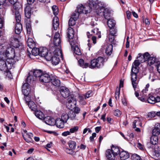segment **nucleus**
Instances as JSON below:
<instances>
[{
	"mask_svg": "<svg viewBox=\"0 0 160 160\" xmlns=\"http://www.w3.org/2000/svg\"><path fill=\"white\" fill-rule=\"evenodd\" d=\"M104 59L102 57H99L96 58H94L90 61V63L85 62L84 60L82 59H80L79 61V65L83 68H89L93 69L94 68H100L104 66Z\"/></svg>",
	"mask_w": 160,
	"mask_h": 160,
	"instance_id": "1",
	"label": "nucleus"
},
{
	"mask_svg": "<svg viewBox=\"0 0 160 160\" xmlns=\"http://www.w3.org/2000/svg\"><path fill=\"white\" fill-rule=\"evenodd\" d=\"M141 63L140 62L136 59L133 63L131 74V81L132 84L135 91L137 88L139 80H138L137 74L139 72V66Z\"/></svg>",
	"mask_w": 160,
	"mask_h": 160,
	"instance_id": "2",
	"label": "nucleus"
},
{
	"mask_svg": "<svg viewBox=\"0 0 160 160\" xmlns=\"http://www.w3.org/2000/svg\"><path fill=\"white\" fill-rule=\"evenodd\" d=\"M33 81V77L32 75H29L27 77L26 81V82L24 83L22 86V92L26 96H28L30 93L31 88L29 87V83H31Z\"/></svg>",
	"mask_w": 160,
	"mask_h": 160,
	"instance_id": "3",
	"label": "nucleus"
},
{
	"mask_svg": "<svg viewBox=\"0 0 160 160\" xmlns=\"http://www.w3.org/2000/svg\"><path fill=\"white\" fill-rule=\"evenodd\" d=\"M68 99L66 102V105L68 109H72L74 108L76 104V101L75 98L73 95H71Z\"/></svg>",
	"mask_w": 160,
	"mask_h": 160,
	"instance_id": "4",
	"label": "nucleus"
},
{
	"mask_svg": "<svg viewBox=\"0 0 160 160\" xmlns=\"http://www.w3.org/2000/svg\"><path fill=\"white\" fill-rule=\"evenodd\" d=\"M20 7H18V5L16 4V5L14 6V8L12 9L13 13H15L16 20L17 22H21V16L20 13Z\"/></svg>",
	"mask_w": 160,
	"mask_h": 160,
	"instance_id": "5",
	"label": "nucleus"
},
{
	"mask_svg": "<svg viewBox=\"0 0 160 160\" xmlns=\"http://www.w3.org/2000/svg\"><path fill=\"white\" fill-rule=\"evenodd\" d=\"M67 37L68 38V41L69 42L71 46L72 47L75 44V42L73 41V38L74 35V31L71 27H69L68 29L67 32Z\"/></svg>",
	"mask_w": 160,
	"mask_h": 160,
	"instance_id": "6",
	"label": "nucleus"
},
{
	"mask_svg": "<svg viewBox=\"0 0 160 160\" xmlns=\"http://www.w3.org/2000/svg\"><path fill=\"white\" fill-rule=\"evenodd\" d=\"M18 35H14L10 39V45L14 48H17L20 46V42L18 41Z\"/></svg>",
	"mask_w": 160,
	"mask_h": 160,
	"instance_id": "7",
	"label": "nucleus"
},
{
	"mask_svg": "<svg viewBox=\"0 0 160 160\" xmlns=\"http://www.w3.org/2000/svg\"><path fill=\"white\" fill-rule=\"evenodd\" d=\"M59 91L61 96L64 98H67L71 95L70 91L66 87H61Z\"/></svg>",
	"mask_w": 160,
	"mask_h": 160,
	"instance_id": "8",
	"label": "nucleus"
},
{
	"mask_svg": "<svg viewBox=\"0 0 160 160\" xmlns=\"http://www.w3.org/2000/svg\"><path fill=\"white\" fill-rule=\"evenodd\" d=\"M52 75H51V76L48 73H43L40 77V81L44 83H48L50 81L51 76Z\"/></svg>",
	"mask_w": 160,
	"mask_h": 160,
	"instance_id": "9",
	"label": "nucleus"
},
{
	"mask_svg": "<svg viewBox=\"0 0 160 160\" xmlns=\"http://www.w3.org/2000/svg\"><path fill=\"white\" fill-rule=\"evenodd\" d=\"M24 133H22V136L24 140L28 142H31L32 141V138L33 137V134L30 132H28L26 130L23 131Z\"/></svg>",
	"mask_w": 160,
	"mask_h": 160,
	"instance_id": "10",
	"label": "nucleus"
},
{
	"mask_svg": "<svg viewBox=\"0 0 160 160\" xmlns=\"http://www.w3.org/2000/svg\"><path fill=\"white\" fill-rule=\"evenodd\" d=\"M5 53L6 56L9 58L13 59L15 56L14 49L11 47L7 48Z\"/></svg>",
	"mask_w": 160,
	"mask_h": 160,
	"instance_id": "11",
	"label": "nucleus"
},
{
	"mask_svg": "<svg viewBox=\"0 0 160 160\" xmlns=\"http://www.w3.org/2000/svg\"><path fill=\"white\" fill-rule=\"evenodd\" d=\"M51 84L56 87H59L60 85V82L58 78L55 76H51L50 80Z\"/></svg>",
	"mask_w": 160,
	"mask_h": 160,
	"instance_id": "12",
	"label": "nucleus"
},
{
	"mask_svg": "<svg viewBox=\"0 0 160 160\" xmlns=\"http://www.w3.org/2000/svg\"><path fill=\"white\" fill-rule=\"evenodd\" d=\"M17 0H4L3 2V5L4 6H9L11 5H13V8L14 6L16 5V4L18 5V7H20L19 4L17 3Z\"/></svg>",
	"mask_w": 160,
	"mask_h": 160,
	"instance_id": "13",
	"label": "nucleus"
},
{
	"mask_svg": "<svg viewBox=\"0 0 160 160\" xmlns=\"http://www.w3.org/2000/svg\"><path fill=\"white\" fill-rule=\"evenodd\" d=\"M61 39L59 33L57 32L55 33L53 39L54 44L55 46H59L60 44Z\"/></svg>",
	"mask_w": 160,
	"mask_h": 160,
	"instance_id": "14",
	"label": "nucleus"
},
{
	"mask_svg": "<svg viewBox=\"0 0 160 160\" xmlns=\"http://www.w3.org/2000/svg\"><path fill=\"white\" fill-rule=\"evenodd\" d=\"M44 120L45 123L48 125L52 126L55 124V119L51 117H46L44 118Z\"/></svg>",
	"mask_w": 160,
	"mask_h": 160,
	"instance_id": "15",
	"label": "nucleus"
},
{
	"mask_svg": "<svg viewBox=\"0 0 160 160\" xmlns=\"http://www.w3.org/2000/svg\"><path fill=\"white\" fill-rule=\"evenodd\" d=\"M152 134L154 135H158L160 134V123H156L152 130Z\"/></svg>",
	"mask_w": 160,
	"mask_h": 160,
	"instance_id": "16",
	"label": "nucleus"
},
{
	"mask_svg": "<svg viewBox=\"0 0 160 160\" xmlns=\"http://www.w3.org/2000/svg\"><path fill=\"white\" fill-rule=\"evenodd\" d=\"M66 122L60 118H57L55 122L57 127L59 128H63L64 127V123Z\"/></svg>",
	"mask_w": 160,
	"mask_h": 160,
	"instance_id": "17",
	"label": "nucleus"
},
{
	"mask_svg": "<svg viewBox=\"0 0 160 160\" xmlns=\"http://www.w3.org/2000/svg\"><path fill=\"white\" fill-rule=\"evenodd\" d=\"M6 61L4 60L0 59V70L6 71L8 70Z\"/></svg>",
	"mask_w": 160,
	"mask_h": 160,
	"instance_id": "18",
	"label": "nucleus"
},
{
	"mask_svg": "<svg viewBox=\"0 0 160 160\" xmlns=\"http://www.w3.org/2000/svg\"><path fill=\"white\" fill-rule=\"evenodd\" d=\"M119 156L121 160H125L129 157V154L126 151H122L120 152Z\"/></svg>",
	"mask_w": 160,
	"mask_h": 160,
	"instance_id": "19",
	"label": "nucleus"
},
{
	"mask_svg": "<svg viewBox=\"0 0 160 160\" xmlns=\"http://www.w3.org/2000/svg\"><path fill=\"white\" fill-rule=\"evenodd\" d=\"M59 25L58 18L56 16L54 17L52 20L53 28L57 30Z\"/></svg>",
	"mask_w": 160,
	"mask_h": 160,
	"instance_id": "20",
	"label": "nucleus"
},
{
	"mask_svg": "<svg viewBox=\"0 0 160 160\" xmlns=\"http://www.w3.org/2000/svg\"><path fill=\"white\" fill-rule=\"evenodd\" d=\"M31 8L29 6H26L24 9L25 16L28 18H30L31 17Z\"/></svg>",
	"mask_w": 160,
	"mask_h": 160,
	"instance_id": "21",
	"label": "nucleus"
},
{
	"mask_svg": "<svg viewBox=\"0 0 160 160\" xmlns=\"http://www.w3.org/2000/svg\"><path fill=\"white\" fill-rule=\"evenodd\" d=\"M106 156L107 158L109 160H114L115 158V156L112 153L111 150H107L106 152Z\"/></svg>",
	"mask_w": 160,
	"mask_h": 160,
	"instance_id": "22",
	"label": "nucleus"
},
{
	"mask_svg": "<svg viewBox=\"0 0 160 160\" xmlns=\"http://www.w3.org/2000/svg\"><path fill=\"white\" fill-rule=\"evenodd\" d=\"M22 28V24L21 22H17L15 28V32L17 34H19L21 32Z\"/></svg>",
	"mask_w": 160,
	"mask_h": 160,
	"instance_id": "23",
	"label": "nucleus"
},
{
	"mask_svg": "<svg viewBox=\"0 0 160 160\" xmlns=\"http://www.w3.org/2000/svg\"><path fill=\"white\" fill-rule=\"evenodd\" d=\"M48 50L46 48L43 47H40L39 56L44 57L45 56H46L47 54H48Z\"/></svg>",
	"mask_w": 160,
	"mask_h": 160,
	"instance_id": "24",
	"label": "nucleus"
},
{
	"mask_svg": "<svg viewBox=\"0 0 160 160\" xmlns=\"http://www.w3.org/2000/svg\"><path fill=\"white\" fill-rule=\"evenodd\" d=\"M157 99V95H156L155 97L152 95H149L147 99V101H148V102L149 103L154 104L156 102H158Z\"/></svg>",
	"mask_w": 160,
	"mask_h": 160,
	"instance_id": "25",
	"label": "nucleus"
},
{
	"mask_svg": "<svg viewBox=\"0 0 160 160\" xmlns=\"http://www.w3.org/2000/svg\"><path fill=\"white\" fill-rule=\"evenodd\" d=\"M133 128H136V126L141 127L142 124L141 122V119L139 118H137L135 120L133 123Z\"/></svg>",
	"mask_w": 160,
	"mask_h": 160,
	"instance_id": "26",
	"label": "nucleus"
},
{
	"mask_svg": "<svg viewBox=\"0 0 160 160\" xmlns=\"http://www.w3.org/2000/svg\"><path fill=\"white\" fill-rule=\"evenodd\" d=\"M88 5L92 9H95L98 7L97 2L93 0H89Z\"/></svg>",
	"mask_w": 160,
	"mask_h": 160,
	"instance_id": "27",
	"label": "nucleus"
},
{
	"mask_svg": "<svg viewBox=\"0 0 160 160\" xmlns=\"http://www.w3.org/2000/svg\"><path fill=\"white\" fill-rule=\"evenodd\" d=\"M105 9L103 7L99 8L98 6L96 9V12L98 15L102 17L103 15V12L105 11Z\"/></svg>",
	"mask_w": 160,
	"mask_h": 160,
	"instance_id": "28",
	"label": "nucleus"
},
{
	"mask_svg": "<svg viewBox=\"0 0 160 160\" xmlns=\"http://www.w3.org/2000/svg\"><path fill=\"white\" fill-rule=\"evenodd\" d=\"M112 153H113L115 156H117L120 152V149L117 147H112L111 150Z\"/></svg>",
	"mask_w": 160,
	"mask_h": 160,
	"instance_id": "29",
	"label": "nucleus"
},
{
	"mask_svg": "<svg viewBox=\"0 0 160 160\" xmlns=\"http://www.w3.org/2000/svg\"><path fill=\"white\" fill-rule=\"evenodd\" d=\"M27 44L28 46L30 48H32L35 47V42L31 38H28L27 40Z\"/></svg>",
	"mask_w": 160,
	"mask_h": 160,
	"instance_id": "30",
	"label": "nucleus"
},
{
	"mask_svg": "<svg viewBox=\"0 0 160 160\" xmlns=\"http://www.w3.org/2000/svg\"><path fill=\"white\" fill-rule=\"evenodd\" d=\"M35 111V114L38 118L41 119H42L44 118V115L41 111L37 110Z\"/></svg>",
	"mask_w": 160,
	"mask_h": 160,
	"instance_id": "31",
	"label": "nucleus"
},
{
	"mask_svg": "<svg viewBox=\"0 0 160 160\" xmlns=\"http://www.w3.org/2000/svg\"><path fill=\"white\" fill-rule=\"evenodd\" d=\"M157 135H153L151 137L150 139V142L151 144L152 145H155L158 142V138Z\"/></svg>",
	"mask_w": 160,
	"mask_h": 160,
	"instance_id": "32",
	"label": "nucleus"
},
{
	"mask_svg": "<svg viewBox=\"0 0 160 160\" xmlns=\"http://www.w3.org/2000/svg\"><path fill=\"white\" fill-rule=\"evenodd\" d=\"M69 118L71 120H78V119L76 117V115L75 113L73 111L71 110L68 113Z\"/></svg>",
	"mask_w": 160,
	"mask_h": 160,
	"instance_id": "33",
	"label": "nucleus"
},
{
	"mask_svg": "<svg viewBox=\"0 0 160 160\" xmlns=\"http://www.w3.org/2000/svg\"><path fill=\"white\" fill-rule=\"evenodd\" d=\"M52 63L54 65H56L58 64L60 61L59 58L58 57L54 55L53 56L51 60Z\"/></svg>",
	"mask_w": 160,
	"mask_h": 160,
	"instance_id": "34",
	"label": "nucleus"
},
{
	"mask_svg": "<svg viewBox=\"0 0 160 160\" xmlns=\"http://www.w3.org/2000/svg\"><path fill=\"white\" fill-rule=\"evenodd\" d=\"M71 47L72 48H73L74 52L76 54L78 55L81 54V52L80 49L79 48L78 45H76L75 43V44L73 45V46L72 47L71 46Z\"/></svg>",
	"mask_w": 160,
	"mask_h": 160,
	"instance_id": "35",
	"label": "nucleus"
},
{
	"mask_svg": "<svg viewBox=\"0 0 160 160\" xmlns=\"http://www.w3.org/2000/svg\"><path fill=\"white\" fill-rule=\"evenodd\" d=\"M107 23L108 26L109 28H111L115 27L116 22L115 21L112 19H108V20Z\"/></svg>",
	"mask_w": 160,
	"mask_h": 160,
	"instance_id": "36",
	"label": "nucleus"
},
{
	"mask_svg": "<svg viewBox=\"0 0 160 160\" xmlns=\"http://www.w3.org/2000/svg\"><path fill=\"white\" fill-rule=\"evenodd\" d=\"M28 106L32 111H35L37 109V106L33 101H29L28 103Z\"/></svg>",
	"mask_w": 160,
	"mask_h": 160,
	"instance_id": "37",
	"label": "nucleus"
},
{
	"mask_svg": "<svg viewBox=\"0 0 160 160\" xmlns=\"http://www.w3.org/2000/svg\"><path fill=\"white\" fill-rule=\"evenodd\" d=\"M102 16H104L105 18L108 20L109 18L110 17V11L109 9L106 8L105 9V11L103 12V15Z\"/></svg>",
	"mask_w": 160,
	"mask_h": 160,
	"instance_id": "38",
	"label": "nucleus"
},
{
	"mask_svg": "<svg viewBox=\"0 0 160 160\" xmlns=\"http://www.w3.org/2000/svg\"><path fill=\"white\" fill-rule=\"evenodd\" d=\"M113 46L112 44H109L107 46L106 49V53L108 55H110L112 51Z\"/></svg>",
	"mask_w": 160,
	"mask_h": 160,
	"instance_id": "39",
	"label": "nucleus"
},
{
	"mask_svg": "<svg viewBox=\"0 0 160 160\" xmlns=\"http://www.w3.org/2000/svg\"><path fill=\"white\" fill-rule=\"evenodd\" d=\"M43 73L42 71L40 70H35L33 72L34 76L36 78H39Z\"/></svg>",
	"mask_w": 160,
	"mask_h": 160,
	"instance_id": "40",
	"label": "nucleus"
},
{
	"mask_svg": "<svg viewBox=\"0 0 160 160\" xmlns=\"http://www.w3.org/2000/svg\"><path fill=\"white\" fill-rule=\"evenodd\" d=\"M156 61V59L155 57L150 56L148 60V64L151 66L155 63Z\"/></svg>",
	"mask_w": 160,
	"mask_h": 160,
	"instance_id": "41",
	"label": "nucleus"
},
{
	"mask_svg": "<svg viewBox=\"0 0 160 160\" xmlns=\"http://www.w3.org/2000/svg\"><path fill=\"white\" fill-rule=\"evenodd\" d=\"M32 55L35 56H37L38 55H39L40 51V48H32Z\"/></svg>",
	"mask_w": 160,
	"mask_h": 160,
	"instance_id": "42",
	"label": "nucleus"
},
{
	"mask_svg": "<svg viewBox=\"0 0 160 160\" xmlns=\"http://www.w3.org/2000/svg\"><path fill=\"white\" fill-rule=\"evenodd\" d=\"M84 13L85 14L89 13L91 11L92 9L88 5H84Z\"/></svg>",
	"mask_w": 160,
	"mask_h": 160,
	"instance_id": "43",
	"label": "nucleus"
},
{
	"mask_svg": "<svg viewBox=\"0 0 160 160\" xmlns=\"http://www.w3.org/2000/svg\"><path fill=\"white\" fill-rule=\"evenodd\" d=\"M54 55L58 57L60 55L61 57L62 56V53L61 50L59 48H56L53 52Z\"/></svg>",
	"mask_w": 160,
	"mask_h": 160,
	"instance_id": "44",
	"label": "nucleus"
},
{
	"mask_svg": "<svg viewBox=\"0 0 160 160\" xmlns=\"http://www.w3.org/2000/svg\"><path fill=\"white\" fill-rule=\"evenodd\" d=\"M77 11L79 13H84V7L82 4L78 5L77 8Z\"/></svg>",
	"mask_w": 160,
	"mask_h": 160,
	"instance_id": "45",
	"label": "nucleus"
},
{
	"mask_svg": "<svg viewBox=\"0 0 160 160\" xmlns=\"http://www.w3.org/2000/svg\"><path fill=\"white\" fill-rule=\"evenodd\" d=\"M68 144L70 148L72 149H74L76 148V143L75 141H69Z\"/></svg>",
	"mask_w": 160,
	"mask_h": 160,
	"instance_id": "46",
	"label": "nucleus"
},
{
	"mask_svg": "<svg viewBox=\"0 0 160 160\" xmlns=\"http://www.w3.org/2000/svg\"><path fill=\"white\" fill-rule=\"evenodd\" d=\"M120 90V88H116L115 93V98L117 100L119 99Z\"/></svg>",
	"mask_w": 160,
	"mask_h": 160,
	"instance_id": "47",
	"label": "nucleus"
},
{
	"mask_svg": "<svg viewBox=\"0 0 160 160\" xmlns=\"http://www.w3.org/2000/svg\"><path fill=\"white\" fill-rule=\"evenodd\" d=\"M110 33L116 36L117 32V29L116 27L110 28Z\"/></svg>",
	"mask_w": 160,
	"mask_h": 160,
	"instance_id": "48",
	"label": "nucleus"
},
{
	"mask_svg": "<svg viewBox=\"0 0 160 160\" xmlns=\"http://www.w3.org/2000/svg\"><path fill=\"white\" fill-rule=\"evenodd\" d=\"M69 117L68 114L63 113L62 114L61 119L66 122L69 119Z\"/></svg>",
	"mask_w": 160,
	"mask_h": 160,
	"instance_id": "49",
	"label": "nucleus"
},
{
	"mask_svg": "<svg viewBox=\"0 0 160 160\" xmlns=\"http://www.w3.org/2000/svg\"><path fill=\"white\" fill-rule=\"evenodd\" d=\"M143 57L142 54L139 53L138 54V56L136 59L140 62L141 63H143L145 62L144 59H143Z\"/></svg>",
	"mask_w": 160,
	"mask_h": 160,
	"instance_id": "50",
	"label": "nucleus"
},
{
	"mask_svg": "<svg viewBox=\"0 0 160 160\" xmlns=\"http://www.w3.org/2000/svg\"><path fill=\"white\" fill-rule=\"evenodd\" d=\"M74 18H71L68 21V25L70 26H74L76 23L75 21Z\"/></svg>",
	"mask_w": 160,
	"mask_h": 160,
	"instance_id": "51",
	"label": "nucleus"
},
{
	"mask_svg": "<svg viewBox=\"0 0 160 160\" xmlns=\"http://www.w3.org/2000/svg\"><path fill=\"white\" fill-rule=\"evenodd\" d=\"M131 158L132 160H141V159L140 157L136 154H133L131 157Z\"/></svg>",
	"mask_w": 160,
	"mask_h": 160,
	"instance_id": "52",
	"label": "nucleus"
},
{
	"mask_svg": "<svg viewBox=\"0 0 160 160\" xmlns=\"http://www.w3.org/2000/svg\"><path fill=\"white\" fill-rule=\"evenodd\" d=\"M53 12L56 16L58 13V7L55 5L53 6L52 7Z\"/></svg>",
	"mask_w": 160,
	"mask_h": 160,
	"instance_id": "53",
	"label": "nucleus"
},
{
	"mask_svg": "<svg viewBox=\"0 0 160 160\" xmlns=\"http://www.w3.org/2000/svg\"><path fill=\"white\" fill-rule=\"evenodd\" d=\"M80 13L76 11L72 13L71 18H74L75 20H77L78 18Z\"/></svg>",
	"mask_w": 160,
	"mask_h": 160,
	"instance_id": "54",
	"label": "nucleus"
},
{
	"mask_svg": "<svg viewBox=\"0 0 160 160\" xmlns=\"http://www.w3.org/2000/svg\"><path fill=\"white\" fill-rule=\"evenodd\" d=\"M115 36H116L110 33L108 35V38L110 42H113Z\"/></svg>",
	"mask_w": 160,
	"mask_h": 160,
	"instance_id": "55",
	"label": "nucleus"
},
{
	"mask_svg": "<svg viewBox=\"0 0 160 160\" xmlns=\"http://www.w3.org/2000/svg\"><path fill=\"white\" fill-rule=\"evenodd\" d=\"M52 57V53L51 52H50L49 53H48V54H47L46 56H45L44 57L47 61H51Z\"/></svg>",
	"mask_w": 160,
	"mask_h": 160,
	"instance_id": "56",
	"label": "nucleus"
},
{
	"mask_svg": "<svg viewBox=\"0 0 160 160\" xmlns=\"http://www.w3.org/2000/svg\"><path fill=\"white\" fill-rule=\"evenodd\" d=\"M113 114L115 116L119 117L122 114V112L119 109H117L114 111Z\"/></svg>",
	"mask_w": 160,
	"mask_h": 160,
	"instance_id": "57",
	"label": "nucleus"
},
{
	"mask_svg": "<svg viewBox=\"0 0 160 160\" xmlns=\"http://www.w3.org/2000/svg\"><path fill=\"white\" fill-rule=\"evenodd\" d=\"M143 56V59H144L145 62V61H147L148 60V59L150 57V55L149 54L148 52H145L144 54L142 55Z\"/></svg>",
	"mask_w": 160,
	"mask_h": 160,
	"instance_id": "58",
	"label": "nucleus"
},
{
	"mask_svg": "<svg viewBox=\"0 0 160 160\" xmlns=\"http://www.w3.org/2000/svg\"><path fill=\"white\" fill-rule=\"evenodd\" d=\"M78 129V127L76 126L71 128L70 129V133H73L77 131Z\"/></svg>",
	"mask_w": 160,
	"mask_h": 160,
	"instance_id": "59",
	"label": "nucleus"
},
{
	"mask_svg": "<svg viewBox=\"0 0 160 160\" xmlns=\"http://www.w3.org/2000/svg\"><path fill=\"white\" fill-rule=\"evenodd\" d=\"M65 151L68 153L72 155H74L75 154V152L72 150V149H70L68 148H66L65 149Z\"/></svg>",
	"mask_w": 160,
	"mask_h": 160,
	"instance_id": "60",
	"label": "nucleus"
},
{
	"mask_svg": "<svg viewBox=\"0 0 160 160\" xmlns=\"http://www.w3.org/2000/svg\"><path fill=\"white\" fill-rule=\"evenodd\" d=\"M148 116L149 118H152L156 116V114L155 112H151L148 113Z\"/></svg>",
	"mask_w": 160,
	"mask_h": 160,
	"instance_id": "61",
	"label": "nucleus"
},
{
	"mask_svg": "<svg viewBox=\"0 0 160 160\" xmlns=\"http://www.w3.org/2000/svg\"><path fill=\"white\" fill-rule=\"evenodd\" d=\"M143 96V97L146 98L147 99L148 97H149V94H148L147 93V92L145 93V92H142V91L141 93L140 94V96Z\"/></svg>",
	"mask_w": 160,
	"mask_h": 160,
	"instance_id": "62",
	"label": "nucleus"
},
{
	"mask_svg": "<svg viewBox=\"0 0 160 160\" xmlns=\"http://www.w3.org/2000/svg\"><path fill=\"white\" fill-rule=\"evenodd\" d=\"M74 108V112L75 113V114L78 113L80 111V109L78 107H76V105Z\"/></svg>",
	"mask_w": 160,
	"mask_h": 160,
	"instance_id": "63",
	"label": "nucleus"
},
{
	"mask_svg": "<svg viewBox=\"0 0 160 160\" xmlns=\"http://www.w3.org/2000/svg\"><path fill=\"white\" fill-rule=\"evenodd\" d=\"M92 91H88L86 94V98H88L92 96Z\"/></svg>",
	"mask_w": 160,
	"mask_h": 160,
	"instance_id": "64",
	"label": "nucleus"
}]
</instances>
